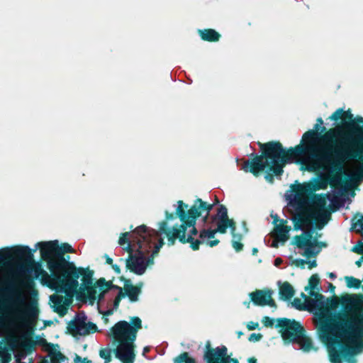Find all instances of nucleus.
<instances>
[{"instance_id": "obj_22", "label": "nucleus", "mask_w": 363, "mask_h": 363, "mask_svg": "<svg viewBox=\"0 0 363 363\" xmlns=\"http://www.w3.org/2000/svg\"><path fill=\"white\" fill-rule=\"evenodd\" d=\"M174 363H196V360L190 357L188 352H183L181 354L176 357L174 360Z\"/></svg>"}, {"instance_id": "obj_6", "label": "nucleus", "mask_w": 363, "mask_h": 363, "mask_svg": "<svg viewBox=\"0 0 363 363\" xmlns=\"http://www.w3.org/2000/svg\"><path fill=\"white\" fill-rule=\"evenodd\" d=\"M31 281L26 277L18 279V284L10 283L4 289V302L1 306L0 322L14 334L28 329L32 320L38 315L36 307L28 303Z\"/></svg>"}, {"instance_id": "obj_23", "label": "nucleus", "mask_w": 363, "mask_h": 363, "mask_svg": "<svg viewBox=\"0 0 363 363\" xmlns=\"http://www.w3.org/2000/svg\"><path fill=\"white\" fill-rule=\"evenodd\" d=\"M345 281L348 287H360L361 281L359 279L354 278L352 277H346Z\"/></svg>"}, {"instance_id": "obj_27", "label": "nucleus", "mask_w": 363, "mask_h": 363, "mask_svg": "<svg viewBox=\"0 0 363 363\" xmlns=\"http://www.w3.org/2000/svg\"><path fill=\"white\" fill-rule=\"evenodd\" d=\"M345 114V111L342 108H338L330 116V119L331 121H337L340 119H343Z\"/></svg>"}, {"instance_id": "obj_34", "label": "nucleus", "mask_w": 363, "mask_h": 363, "mask_svg": "<svg viewBox=\"0 0 363 363\" xmlns=\"http://www.w3.org/2000/svg\"><path fill=\"white\" fill-rule=\"evenodd\" d=\"M74 363H86V358H82L81 357L78 355H75L74 359Z\"/></svg>"}, {"instance_id": "obj_28", "label": "nucleus", "mask_w": 363, "mask_h": 363, "mask_svg": "<svg viewBox=\"0 0 363 363\" xmlns=\"http://www.w3.org/2000/svg\"><path fill=\"white\" fill-rule=\"evenodd\" d=\"M0 250H30L32 249L28 245H13V246H11V247H2V248H0Z\"/></svg>"}, {"instance_id": "obj_35", "label": "nucleus", "mask_w": 363, "mask_h": 363, "mask_svg": "<svg viewBox=\"0 0 363 363\" xmlns=\"http://www.w3.org/2000/svg\"><path fill=\"white\" fill-rule=\"evenodd\" d=\"M345 114L344 115L343 119H350L351 120L352 118V114L351 112L348 110L347 111H345Z\"/></svg>"}, {"instance_id": "obj_21", "label": "nucleus", "mask_w": 363, "mask_h": 363, "mask_svg": "<svg viewBox=\"0 0 363 363\" xmlns=\"http://www.w3.org/2000/svg\"><path fill=\"white\" fill-rule=\"evenodd\" d=\"M319 290V277L318 274H313L309 279L308 285L305 287V291L308 294L310 291Z\"/></svg>"}, {"instance_id": "obj_13", "label": "nucleus", "mask_w": 363, "mask_h": 363, "mask_svg": "<svg viewBox=\"0 0 363 363\" xmlns=\"http://www.w3.org/2000/svg\"><path fill=\"white\" fill-rule=\"evenodd\" d=\"M295 258L291 257V262L296 267L308 269L316 267V257L319 251H294Z\"/></svg>"}, {"instance_id": "obj_42", "label": "nucleus", "mask_w": 363, "mask_h": 363, "mask_svg": "<svg viewBox=\"0 0 363 363\" xmlns=\"http://www.w3.org/2000/svg\"><path fill=\"white\" fill-rule=\"evenodd\" d=\"M356 121L359 123H363V118L362 117H357L356 118Z\"/></svg>"}, {"instance_id": "obj_39", "label": "nucleus", "mask_w": 363, "mask_h": 363, "mask_svg": "<svg viewBox=\"0 0 363 363\" xmlns=\"http://www.w3.org/2000/svg\"><path fill=\"white\" fill-rule=\"evenodd\" d=\"M249 363H257V359L255 358H250L248 359Z\"/></svg>"}, {"instance_id": "obj_49", "label": "nucleus", "mask_w": 363, "mask_h": 363, "mask_svg": "<svg viewBox=\"0 0 363 363\" xmlns=\"http://www.w3.org/2000/svg\"><path fill=\"white\" fill-rule=\"evenodd\" d=\"M357 252H363V250L362 251H357Z\"/></svg>"}, {"instance_id": "obj_14", "label": "nucleus", "mask_w": 363, "mask_h": 363, "mask_svg": "<svg viewBox=\"0 0 363 363\" xmlns=\"http://www.w3.org/2000/svg\"><path fill=\"white\" fill-rule=\"evenodd\" d=\"M273 291L270 289L256 290L249 294L251 301L255 305L259 306H269L276 307L274 301L272 298Z\"/></svg>"}, {"instance_id": "obj_1", "label": "nucleus", "mask_w": 363, "mask_h": 363, "mask_svg": "<svg viewBox=\"0 0 363 363\" xmlns=\"http://www.w3.org/2000/svg\"><path fill=\"white\" fill-rule=\"evenodd\" d=\"M321 118L313 130L306 132L299 145L288 150L283 148L279 143L271 142L262 145L263 155L244 163L242 169L245 172L257 176L265 171V178L272 181V176H280L286 163L295 162L301 166L303 171L315 172L323 169L331 172L332 154L340 163L346 160L362 162L357 164L350 171L352 180L357 181L363 177V133L352 134L345 131L340 126L330 129L320 137L318 131H325Z\"/></svg>"}, {"instance_id": "obj_32", "label": "nucleus", "mask_w": 363, "mask_h": 363, "mask_svg": "<svg viewBox=\"0 0 363 363\" xmlns=\"http://www.w3.org/2000/svg\"><path fill=\"white\" fill-rule=\"evenodd\" d=\"M259 323L257 322L250 321L247 323V328L250 330H255L258 328Z\"/></svg>"}, {"instance_id": "obj_46", "label": "nucleus", "mask_w": 363, "mask_h": 363, "mask_svg": "<svg viewBox=\"0 0 363 363\" xmlns=\"http://www.w3.org/2000/svg\"><path fill=\"white\" fill-rule=\"evenodd\" d=\"M359 288H361L362 291H363V286H362V285L360 284V287H359Z\"/></svg>"}, {"instance_id": "obj_3", "label": "nucleus", "mask_w": 363, "mask_h": 363, "mask_svg": "<svg viewBox=\"0 0 363 363\" xmlns=\"http://www.w3.org/2000/svg\"><path fill=\"white\" fill-rule=\"evenodd\" d=\"M350 161L353 163L346 171L349 184L345 187L325 194L316 195L313 199V203L309 205L310 195L328 187L333 170L331 166V172L317 170L321 173L319 177L313 178L309 182L296 185L289 195V204L297 210V213L292 218L294 228L302 230L301 235L294 236L291 240V244L294 247L300 250H320L328 247L325 242L320 240L322 234L317 230L323 229L328 223L331 218V211L344 206L346 190L354 187L363 180L362 177L354 181L350 177L352 169L362 162Z\"/></svg>"}, {"instance_id": "obj_12", "label": "nucleus", "mask_w": 363, "mask_h": 363, "mask_svg": "<svg viewBox=\"0 0 363 363\" xmlns=\"http://www.w3.org/2000/svg\"><path fill=\"white\" fill-rule=\"evenodd\" d=\"M286 223L287 221L284 220L274 225L272 236L270 238L271 243L269 246L271 247L277 248L281 247L288 240L291 226L288 225Z\"/></svg>"}, {"instance_id": "obj_20", "label": "nucleus", "mask_w": 363, "mask_h": 363, "mask_svg": "<svg viewBox=\"0 0 363 363\" xmlns=\"http://www.w3.org/2000/svg\"><path fill=\"white\" fill-rule=\"evenodd\" d=\"M351 230L357 233L363 230V216L357 213L354 216L351 220Z\"/></svg>"}, {"instance_id": "obj_29", "label": "nucleus", "mask_w": 363, "mask_h": 363, "mask_svg": "<svg viewBox=\"0 0 363 363\" xmlns=\"http://www.w3.org/2000/svg\"><path fill=\"white\" fill-rule=\"evenodd\" d=\"M274 321L277 322V320H274L268 316H264L262 320V323L267 327L272 326L274 323Z\"/></svg>"}, {"instance_id": "obj_31", "label": "nucleus", "mask_w": 363, "mask_h": 363, "mask_svg": "<svg viewBox=\"0 0 363 363\" xmlns=\"http://www.w3.org/2000/svg\"><path fill=\"white\" fill-rule=\"evenodd\" d=\"M293 306L298 309H304V303H301V301L298 298H295L292 303Z\"/></svg>"}, {"instance_id": "obj_4", "label": "nucleus", "mask_w": 363, "mask_h": 363, "mask_svg": "<svg viewBox=\"0 0 363 363\" xmlns=\"http://www.w3.org/2000/svg\"><path fill=\"white\" fill-rule=\"evenodd\" d=\"M305 296L304 309L316 316L320 336L327 346L331 363H356L363 351V304L357 296L347 299L344 311L332 312L330 302L315 291Z\"/></svg>"}, {"instance_id": "obj_16", "label": "nucleus", "mask_w": 363, "mask_h": 363, "mask_svg": "<svg viewBox=\"0 0 363 363\" xmlns=\"http://www.w3.org/2000/svg\"><path fill=\"white\" fill-rule=\"evenodd\" d=\"M279 294L281 299L288 301L294 296V289L289 283L284 282L279 287Z\"/></svg>"}, {"instance_id": "obj_44", "label": "nucleus", "mask_w": 363, "mask_h": 363, "mask_svg": "<svg viewBox=\"0 0 363 363\" xmlns=\"http://www.w3.org/2000/svg\"><path fill=\"white\" fill-rule=\"evenodd\" d=\"M113 268L115 269L116 271L119 272V268L118 267H113Z\"/></svg>"}, {"instance_id": "obj_43", "label": "nucleus", "mask_w": 363, "mask_h": 363, "mask_svg": "<svg viewBox=\"0 0 363 363\" xmlns=\"http://www.w3.org/2000/svg\"><path fill=\"white\" fill-rule=\"evenodd\" d=\"M245 304L247 306V308L250 307V302L245 303Z\"/></svg>"}, {"instance_id": "obj_5", "label": "nucleus", "mask_w": 363, "mask_h": 363, "mask_svg": "<svg viewBox=\"0 0 363 363\" xmlns=\"http://www.w3.org/2000/svg\"><path fill=\"white\" fill-rule=\"evenodd\" d=\"M214 204H209L201 199L195 201L190 208L182 201H178L175 207V216L179 218L182 224L179 228H173L167 231V225L162 221L158 223V230L148 228L145 225L138 226L130 232L121 233L118 244L127 245L125 250H160L164 245L162 235L168 238V246L173 245L176 238H179L182 242H189L193 249L199 247V245L205 244L207 247H213L218 243V240H212L218 232L225 233L228 228L231 233L235 231V223L232 219L225 218L217 220L216 230H203L200 232L199 238L195 227L196 218L201 217L205 223Z\"/></svg>"}, {"instance_id": "obj_33", "label": "nucleus", "mask_w": 363, "mask_h": 363, "mask_svg": "<svg viewBox=\"0 0 363 363\" xmlns=\"http://www.w3.org/2000/svg\"><path fill=\"white\" fill-rule=\"evenodd\" d=\"M271 217L273 219V224L277 225L279 221H283L284 219H280L277 214L271 213Z\"/></svg>"}, {"instance_id": "obj_18", "label": "nucleus", "mask_w": 363, "mask_h": 363, "mask_svg": "<svg viewBox=\"0 0 363 363\" xmlns=\"http://www.w3.org/2000/svg\"><path fill=\"white\" fill-rule=\"evenodd\" d=\"M199 33L203 40L218 41L220 38V34L213 29L199 30Z\"/></svg>"}, {"instance_id": "obj_40", "label": "nucleus", "mask_w": 363, "mask_h": 363, "mask_svg": "<svg viewBox=\"0 0 363 363\" xmlns=\"http://www.w3.org/2000/svg\"><path fill=\"white\" fill-rule=\"evenodd\" d=\"M329 277L332 279H334L336 278V275L334 273L331 272L329 274Z\"/></svg>"}, {"instance_id": "obj_38", "label": "nucleus", "mask_w": 363, "mask_h": 363, "mask_svg": "<svg viewBox=\"0 0 363 363\" xmlns=\"http://www.w3.org/2000/svg\"><path fill=\"white\" fill-rule=\"evenodd\" d=\"M362 262H363V255H362V257H361V259H359V260L356 261L355 263L359 267L362 265Z\"/></svg>"}, {"instance_id": "obj_10", "label": "nucleus", "mask_w": 363, "mask_h": 363, "mask_svg": "<svg viewBox=\"0 0 363 363\" xmlns=\"http://www.w3.org/2000/svg\"><path fill=\"white\" fill-rule=\"evenodd\" d=\"M203 359L206 363H239L237 359L228 355V349L225 346L211 348L209 341H207L205 345Z\"/></svg>"}, {"instance_id": "obj_47", "label": "nucleus", "mask_w": 363, "mask_h": 363, "mask_svg": "<svg viewBox=\"0 0 363 363\" xmlns=\"http://www.w3.org/2000/svg\"><path fill=\"white\" fill-rule=\"evenodd\" d=\"M33 295H35V291L34 289L33 290Z\"/></svg>"}, {"instance_id": "obj_36", "label": "nucleus", "mask_w": 363, "mask_h": 363, "mask_svg": "<svg viewBox=\"0 0 363 363\" xmlns=\"http://www.w3.org/2000/svg\"><path fill=\"white\" fill-rule=\"evenodd\" d=\"M282 262H283V260H282L281 258L277 257V258H276V259H275V260H274V265H275L276 267H279V266H280V264H281Z\"/></svg>"}, {"instance_id": "obj_8", "label": "nucleus", "mask_w": 363, "mask_h": 363, "mask_svg": "<svg viewBox=\"0 0 363 363\" xmlns=\"http://www.w3.org/2000/svg\"><path fill=\"white\" fill-rule=\"evenodd\" d=\"M128 259L126 260L127 267L136 274L145 273L147 267L153 264V259L157 256L159 251H152L149 255L147 251H130Z\"/></svg>"}, {"instance_id": "obj_11", "label": "nucleus", "mask_w": 363, "mask_h": 363, "mask_svg": "<svg viewBox=\"0 0 363 363\" xmlns=\"http://www.w3.org/2000/svg\"><path fill=\"white\" fill-rule=\"evenodd\" d=\"M94 328L95 325L88 322L86 317L82 313L76 315L67 325L69 332L74 336L87 335Z\"/></svg>"}, {"instance_id": "obj_19", "label": "nucleus", "mask_w": 363, "mask_h": 363, "mask_svg": "<svg viewBox=\"0 0 363 363\" xmlns=\"http://www.w3.org/2000/svg\"><path fill=\"white\" fill-rule=\"evenodd\" d=\"M296 342L298 344L300 349L304 352H308L312 350H316L313 345L311 339L303 335L299 337Z\"/></svg>"}, {"instance_id": "obj_17", "label": "nucleus", "mask_w": 363, "mask_h": 363, "mask_svg": "<svg viewBox=\"0 0 363 363\" xmlns=\"http://www.w3.org/2000/svg\"><path fill=\"white\" fill-rule=\"evenodd\" d=\"M124 289L125 291V295H127L132 302H135L138 301V296L140 293V288L138 286H133L129 283H126L124 286Z\"/></svg>"}, {"instance_id": "obj_24", "label": "nucleus", "mask_w": 363, "mask_h": 363, "mask_svg": "<svg viewBox=\"0 0 363 363\" xmlns=\"http://www.w3.org/2000/svg\"><path fill=\"white\" fill-rule=\"evenodd\" d=\"M99 355L104 359V363H109L111 360V352L108 348L101 350L99 351Z\"/></svg>"}, {"instance_id": "obj_9", "label": "nucleus", "mask_w": 363, "mask_h": 363, "mask_svg": "<svg viewBox=\"0 0 363 363\" xmlns=\"http://www.w3.org/2000/svg\"><path fill=\"white\" fill-rule=\"evenodd\" d=\"M276 327L281 328L280 333L285 343L296 342L302 335V327L299 323L287 318L277 319Z\"/></svg>"}, {"instance_id": "obj_45", "label": "nucleus", "mask_w": 363, "mask_h": 363, "mask_svg": "<svg viewBox=\"0 0 363 363\" xmlns=\"http://www.w3.org/2000/svg\"><path fill=\"white\" fill-rule=\"evenodd\" d=\"M238 335L239 337H240L242 335V332H238Z\"/></svg>"}, {"instance_id": "obj_41", "label": "nucleus", "mask_w": 363, "mask_h": 363, "mask_svg": "<svg viewBox=\"0 0 363 363\" xmlns=\"http://www.w3.org/2000/svg\"><path fill=\"white\" fill-rule=\"evenodd\" d=\"M106 262H107L108 264H111L112 263V259H111V258H110V257H107V256H106Z\"/></svg>"}, {"instance_id": "obj_7", "label": "nucleus", "mask_w": 363, "mask_h": 363, "mask_svg": "<svg viewBox=\"0 0 363 363\" xmlns=\"http://www.w3.org/2000/svg\"><path fill=\"white\" fill-rule=\"evenodd\" d=\"M130 323L121 320L108 333L109 337L117 343L116 357L122 363H134L135 359L134 342L138 330L142 328V321L138 317H133Z\"/></svg>"}, {"instance_id": "obj_25", "label": "nucleus", "mask_w": 363, "mask_h": 363, "mask_svg": "<svg viewBox=\"0 0 363 363\" xmlns=\"http://www.w3.org/2000/svg\"><path fill=\"white\" fill-rule=\"evenodd\" d=\"M232 234H233V240H232L233 247L235 250H240V249L242 248L243 245L240 242L241 238H242L241 235L235 234L234 232L232 233Z\"/></svg>"}, {"instance_id": "obj_30", "label": "nucleus", "mask_w": 363, "mask_h": 363, "mask_svg": "<svg viewBox=\"0 0 363 363\" xmlns=\"http://www.w3.org/2000/svg\"><path fill=\"white\" fill-rule=\"evenodd\" d=\"M262 335L259 333H252L249 337V340L251 342L259 341Z\"/></svg>"}, {"instance_id": "obj_37", "label": "nucleus", "mask_w": 363, "mask_h": 363, "mask_svg": "<svg viewBox=\"0 0 363 363\" xmlns=\"http://www.w3.org/2000/svg\"><path fill=\"white\" fill-rule=\"evenodd\" d=\"M165 218H166V220H172L174 218V216L172 213H169L167 211L165 213Z\"/></svg>"}, {"instance_id": "obj_26", "label": "nucleus", "mask_w": 363, "mask_h": 363, "mask_svg": "<svg viewBox=\"0 0 363 363\" xmlns=\"http://www.w3.org/2000/svg\"><path fill=\"white\" fill-rule=\"evenodd\" d=\"M216 218H217V220L228 218V211L225 206H220L218 208L217 216L213 217L214 220H216Z\"/></svg>"}, {"instance_id": "obj_15", "label": "nucleus", "mask_w": 363, "mask_h": 363, "mask_svg": "<svg viewBox=\"0 0 363 363\" xmlns=\"http://www.w3.org/2000/svg\"><path fill=\"white\" fill-rule=\"evenodd\" d=\"M34 250H74L68 243L60 244L57 240L51 241L38 242L35 245Z\"/></svg>"}, {"instance_id": "obj_48", "label": "nucleus", "mask_w": 363, "mask_h": 363, "mask_svg": "<svg viewBox=\"0 0 363 363\" xmlns=\"http://www.w3.org/2000/svg\"><path fill=\"white\" fill-rule=\"evenodd\" d=\"M103 318H104V320H105V321H106V320H107V318H106L103 317Z\"/></svg>"}, {"instance_id": "obj_2", "label": "nucleus", "mask_w": 363, "mask_h": 363, "mask_svg": "<svg viewBox=\"0 0 363 363\" xmlns=\"http://www.w3.org/2000/svg\"><path fill=\"white\" fill-rule=\"evenodd\" d=\"M42 257L48 258V264L52 274L49 275L40 264H35L30 272L36 279L46 283L52 289L60 294L50 296L54 311L60 315L66 314L75 295L88 298L90 302L97 301L99 312L109 315L118 308L119 302L125 297L121 287L105 282L104 279L92 282V273L89 269L77 268L64 257V251H40Z\"/></svg>"}]
</instances>
